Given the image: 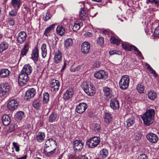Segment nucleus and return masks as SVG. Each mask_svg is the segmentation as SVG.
Listing matches in <instances>:
<instances>
[{
	"label": "nucleus",
	"mask_w": 159,
	"mask_h": 159,
	"mask_svg": "<svg viewBox=\"0 0 159 159\" xmlns=\"http://www.w3.org/2000/svg\"><path fill=\"white\" fill-rule=\"evenodd\" d=\"M32 71V67L29 64L25 65L20 72L18 78V83L20 86L25 85L29 79V75Z\"/></svg>",
	"instance_id": "obj_1"
},
{
	"label": "nucleus",
	"mask_w": 159,
	"mask_h": 159,
	"mask_svg": "<svg viewBox=\"0 0 159 159\" xmlns=\"http://www.w3.org/2000/svg\"><path fill=\"white\" fill-rule=\"evenodd\" d=\"M155 111L153 109L147 111L142 116L144 123L147 125L152 124L153 121Z\"/></svg>",
	"instance_id": "obj_2"
},
{
	"label": "nucleus",
	"mask_w": 159,
	"mask_h": 159,
	"mask_svg": "<svg viewBox=\"0 0 159 159\" xmlns=\"http://www.w3.org/2000/svg\"><path fill=\"white\" fill-rule=\"evenodd\" d=\"M129 77L127 75L122 76L119 82V85L120 88L122 89H126L128 87L129 82Z\"/></svg>",
	"instance_id": "obj_3"
},
{
	"label": "nucleus",
	"mask_w": 159,
	"mask_h": 159,
	"mask_svg": "<svg viewBox=\"0 0 159 159\" xmlns=\"http://www.w3.org/2000/svg\"><path fill=\"white\" fill-rule=\"evenodd\" d=\"M74 94V89L72 88L67 89L64 93L63 98L65 101L69 100L71 98Z\"/></svg>",
	"instance_id": "obj_4"
},
{
	"label": "nucleus",
	"mask_w": 159,
	"mask_h": 159,
	"mask_svg": "<svg viewBox=\"0 0 159 159\" xmlns=\"http://www.w3.org/2000/svg\"><path fill=\"white\" fill-rule=\"evenodd\" d=\"M94 76L99 79H106L108 77L105 71L102 70L96 71L94 74Z\"/></svg>",
	"instance_id": "obj_5"
},
{
	"label": "nucleus",
	"mask_w": 159,
	"mask_h": 159,
	"mask_svg": "<svg viewBox=\"0 0 159 159\" xmlns=\"http://www.w3.org/2000/svg\"><path fill=\"white\" fill-rule=\"evenodd\" d=\"M9 91V87L7 84H0V98L3 97Z\"/></svg>",
	"instance_id": "obj_6"
},
{
	"label": "nucleus",
	"mask_w": 159,
	"mask_h": 159,
	"mask_svg": "<svg viewBox=\"0 0 159 159\" xmlns=\"http://www.w3.org/2000/svg\"><path fill=\"white\" fill-rule=\"evenodd\" d=\"M146 137L148 141L152 143H156L158 140V137L157 135L150 133L146 135Z\"/></svg>",
	"instance_id": "obj_7"
},
{
	"label": "nucleus",
	"mask_w": 159,
	"mask_h": 159,
	"mask_svg": "<svg viewBox=\"0 0 159 159\" xmlns=\"http://www.w3.org/2000/svg\"><path fill=\"white\" fill-rule=\"evenodd\" d=\"M87 107V106L86 103H80L76 106L75 110L77 113L81 114L85 111Z\"/></svg>",
	"instance_id": "obj_8"
},
{
	"label": "nucleus",
	"mask_w": 159,
	"mask_h": 159,
	"mask_svg": "<svg viewBox=\"0 0 159 159\" xmlns=\"http://www.w3.org/2000/svg\"><path fill=\"white\" fill-rule=\"evenodd\" d=\"M27 35L24 31H21L19 33L17 38L18 43L20 44L22 43L25 41Z\"/></svg>",
	"instance_id": "obj_9"
},
{
	"label": "nucleus",
	"mask_w": 159,
	"mask_h": 159,
	"mask_svg": "<svg viewBox=\"0 0 159 159\" xmlns=\"http://www.w3.org/2000/svg\"><path fill=\"white\" fill-rule=\"evenodd\" d=\"M111 108L114 110H118L119 108V103L116 98L111 99L110 102Z\"/></svg>",
	"instance_id": "obj_10"
},
{
	"label": "nucleus",
	"mask_w": 159,
	"mask_h": 159,
	"mask_svg": "<svg viewBox=\"0 0 159 159\" xmlns=\"http://www.w3.org/2000/svg\"><path fill=\"white\" fill-rule=\"evenodd\" d=\"M74 148L76 150L80 151L83 147L84 144L82 141L80 140H76L73 143Z\"/></svg>",
	"instance_id": "obj_11"
},
{
	"label": "nucleus",
	"mask_w": 159,
	"mask_h": 159,
	"mask_svg": "<svg viewBox=\"0 0 159 159\" xmlns=\"http://www.w3.org/2000/svg\"><path fill=\"white\" fill-rule=\"evenodd\" d=\"M81 51L84 54L89 52V43L88 42L85 41L82 43Z\"/></svg>",
	"instance_id": "obj_12"
},
{
	"label": "nucleus",
	"mask_w": 159,
	"mask_h": 159,
	"mask_svg": "<svg viewBox=\"0 0 159 159\" xmlns=\"http://www.w3.org/2000/svg\"><path fill=\"white\" fill-rule=\"evenodd\" d=\"M18 103L14 100H11L8 103L7 108L11 111H13L17 107Z\"/></svg>",
	"instance_id": "obj_13"
},
{
	"label": "nucleus",
	"mask_w": 159,
	"mask_h": 159,
	"mask_svg": "<svg viewBox=\"0 0 159 159\" xmlns=\"http://www.w3.org/2000/svg\"><path fill=\"white\" fill-rule=\"evenodd\" d=\"M100 142L99 138L98 137H93L90 138V148H94L97 146Z\"/></svg>",
	"instance_id": "obj_14"
},
{
	"label": "nucleus",
	"mask_w": 159,
	"mask_h": 159,
	"mask_svg": "<svg viewBox=\"0 0 159 159\" xmlns=\"http://www.w3.org/2000/svg\"><path fill=\"white\" fill-rule=\"evenodd\" d=\"M59 86L60 83L58 80H53L50 82V86L55 91L58 90Z\"/></svg>",
	"instance_id": "obj_15"
},
{
	"label": "nucleus",
	"mask_w": 159,
	"mask_h": 159,
	"mask_svg": "<svg viewBox=\"0 0 159 159\" xmlns=\"http://www.w3.org/2000/svg\"><path fill=\"white\" fill-rule=\"evenodd\" d=\"M35 90L34 88L29 89L26 92L25 96L27 99H29L33 98L36 94Z\"/></svg>",
	"instance_id": "obj_16"
},
{
	"label": "nucleus",
	"mask_w": 159,
	"mask_h": 159,
	"mask_svg": "<svg viewBox=\"0 0 159 159\" xmlns=\"http://www.w3.org/2000/svg\"><path fill=\"white\" fill-rule=\"evenodd\" d=\"M62 57V54L61 52L59 50L57 51L54 58V62L57 63L59 62L61 60Z\"/></svg>",
	"instance_id": "obj_17"
},
{
	"label": "nucleus",
	"mask_w": 159,
	"mask_h": 159,
	"mask_svg": "<svg viewBox=\"0 0 159 159\" xmlns=\"http://www.w3.org/2000/svg\"><path fill=\"white\" fill-rule=\"evenodd\" d=\"M147 95L148 98L152 100L156 99L157 96V93L153 90H150L148 91Z\"/></svg>",
	"instance_id": "obj_18"
},
{
	"label": "nucleus",
	"mask_w": 159,
	"mask_h": 159,
	"mask_svg": "<svg viewBox=\"0 0 159 159\" xmlns=\"http://www.w3.org/2000/svg\"><path fill=\"white\" fill-rule=\"evenodd\" d=\"M56 145V143L55 140L52 139H49L45 142V147L52 148L53 146Z\"/></svg>",
	"instance_id": "obj_19"
},
{
	"label": "nucleus",
	"mask_w": 159,
	"mask_h": 159,
	"mask_svg": "<svg viewBox=\"0 0 159 159\" xmlns=\"http://www.w3.org/2000/svg\"><path fill=\"white\" fill-rule=\"evenodd\" d=\"M2 121L3 125L5 126L8 125L11 122L10 116L7 115H4L2 117Z\"/></svg>",
	"instance_id": "obj_20"
},
{
	"label": "nucleus",
	"mask_w": 159,
	"mask_h": 159,
	"mask_svg": "<svg viewBox=\"0 0 159 159\" xmlns=\"http://www.w3.org/2000/svg\"><path fill=\"white\" fill-rule=\"evenodd\" d=\"M103 91L104 95L108 98H110L112 96V90L107 87L103 88Z\"/></svg>",
	"instance_id": "obj_21"
},
{
	"label": "nucleus",
	"mask_w": 159,
	"mask_h": 159,
	"mask_svg": "<svg viewBox=\"0 0 159 159\" xmlns=\"http://www.w3.org/2000/svg\"><path fill=\"white\" fill-rule=\"evenodd\" d=\"M39 56V52L37 47H35L32 51L31 58L34 61L38 60Z\"/></svg>",
	"instance_id": "obj_22"
},
{
	"label": "nucleus",
	"mask_w": 159,
	"mask_h": 159,
	"mask_svg": "<svg viewBox=\"0 0 159 159\" xmlns=\"http://www.w3.org/2000/svg\"><path fill=\"white\" fill-rule=\"evenodd\" d=\"M11 4L15 9H18L20 7L21 1V0H11Z\"/></svg>",
	"instance_id": "obj_23"
},
{
	"label": "nucleus",
	"mask_w": 159,
	"mask_h": 159,
	"mask_svg": "<svg viewBox=\"0 0 159 159\" xmlns=\"http://www.w3.org/2000/svg\"><path fill=\"white\" fill-rule=\"evenodd\" d=\"M10 73V71L6 69H4L0 70V76L2 78L8 77Z\"/></svg>",
	"instance_id": "obj_24"
},
{
	"label": "nucleus",
	"mask_w": 159,
	"mask_h": 159,
	"mask_svg": "<svg viewBox=\"0 0 159 159\" xmlns=\"http://www.w3.org/2000/svg\"><path fill=\"white\" fill-rule=\"evenodd\" d=\"M87 16V11L85 8H81L79 16L82 20H84Z\"/></svg>",
	"instance_id": "obj_25"
},
{
	"label": "nucleus",
	"mask_w": 159,
	"mask_h": 159,
	"mask_svg": "<svg viewBox=\"0 0 159 159\" xmlns=\"http://www.w3.org/2000/svg\"><path fill=\"white\" fill-rule=\"evenodd\" d=\"M73 41L72 39L69 38L66 39L64 42V46L65 48L68 49L73 45Z\"/></svg>",
	"instance_id": "obj_26"
},
{
	"label": "nucleus",
	"mask_w": 159,
	"mask_h": 159,
	"mask_svg": "<svg viewBox=\"0 0 159 159\" xmlns=\"http://www.w3.org/2000/svg\"><path fill=\"white\" fill-rule=\"evenodd\" d=\"M82 25V23H79L78 22H76L74 23V25H71V27L74 31L76 32L80 28L81 26Z\"/></svg>",
	"instance_id": "obj_27"
},
{
	"label": "nucleus",
	"mask_w": 159,
	"mask_h": 159,
	"mask_svg": "<svg viewBox=\"0 0 159 159\" xmlns=\"http://www.w3.org/2000/svg\"><path fill=\"white\" fill-rule=\"evenodd\" d=\"M45 137L44 133L39 132L36 135V140L39 142H41L43 141Z\"/></svg>",
	"instance_id": "obj_28"
},
{
	"label": "nucleus",
	"mask_w": 159,
	"mask_h": 159,
	"mask_svg": "<svg viewBox=\"0 0 159 159\" xmlns=\"http://www.w3.org/2000/svg\"><path fill=\"white\" fill-rule=\"evenodd\" d=\"M122 45L123 48L125 50L128 51H130L132 50L133 47L134 46L129 45L128 43L124 42L122 43Z\"/></svg>",
	"instance_id": "obj_29"
},
{
	"label": "nucleus",
	"mask_w": 159,
	"mask_h": 159,
	"mask_svg": "<svg viewBox=\"0 0 159 159\" xmlns=\"http://www.w3.org/2000/svg\"><path fill=\"white\" fill-rule=\"evenodd\" d=\"M56 31L57 33L59 34L60 35L62 36L65 32V28L62 26L59 25L57 27Z\"/></svg>",
	"instance_id": "obj_30"
},
{
	"label": "nucleus",
	"mask_w": 159,
	"mask_h": 159,
	"mask_svg": "<svg viewBox=\"0 0 159 159\" xmlns=\"http://www.w3.org/2000/svg\"><path fill=\"white\" fill-rule=\"evenodd\" d=\"M104 121L107 123L110 122L112 120L111 115L108 112H106L104 115Z\"/></svg>",
	"instance_id": "obj_31"
},
{
	"label": "nucleus",
	"mask_w": 159,
	"mask_h": 159,
	"mask_svg": "<svg viewBox=\"0 0 159 159\" xmlns=\"http://www.w3.org/2000/svg\"><path fill=\"white\" fill-rule=\"evenodd\" d=\"M55 25L53 24L47 28L45 30L44 34L46 36H48L49 35V33L54 30Z\"/></svg>",
	"instance_id": "obj_32"
},
{
	"label": "nucleus",
	"mask_w": 159,
	"mask_h": 159,
	"mask_svg": "<svg viewBox=\"0 0 159 159\" xmlns=\"http://www.w3.org/2000/svg\"><path fill=\"white\" fill-rule=\"evenodd\" d=\"M56 149V148H52V147H45L44 148V151L48 155H52L54 152V151Z\"/></svg>",
	"instance_id": "obj_33"
},
{
	"label": "nucleus",
	"mask_w": 159,
	"mask_h": 159,
	"mask_svg": "<svg viewBox=\"0 0 159 159\" xmlns=\"http://www.w3.org/2000/svg\"><path fill=\"white\" fill-rule=\"evenodd\" d=\"M82 88L85 93L88 95H89L88 83L87 82H84L82 84Z\"/></svg>",
	"instance_id": "obj_34"
},
{
	"label": "nucleus",
	"mask_w": 159,
	"mask_h": 159,
	"mask_svg": "<svg viewBox=\"0 0 159 159\" xmlns=\"http://www.w3.org/2000/svg\"><path fill=\"white\" fill-rule=\"evenodd\" d=\"M108 152L106 148H103L100 151V156L102 158H105L108 156Z\"/></svg>",
	"instance_id": "obj_35"
},
{
	"label": "nucleus",
	"mask_w": 159,
	"mask_h": 159,
	"mask_svg": "<svg viewBox=\"0 0 159 159\" xmlns=\"http://www.w3.org/2000/svg\"><path fill=\"white\" fill-rule=\"evenodd\" d=\"M145 66L147 67V69L149 70V72L152 74L153 75V76L156 78L157 77V75L156 72L155 70H153L152 68L150 66L148 63L145 64Z\"/></svg>",
	"instance_id": "obj_36"
},
{
	"label": "nucleus",
	"mask_w": 159,
	"mask_h": 159,
	"mask_svg": "<svg viewBox=\"0 0 159 159\" xmlns=\"http://www.w3.org/2000/svg\"><path fill=\"white\" fill-rule=\"evenodd\" d=\"M110 40L111 43L116 45H119L121 41V40L119 39L116 38L113 36L111 37Z\"/></svg>",
	"instance_id": "obj_37"
},
{
	"label": "nucleus",
	"mask_w": 159,
	"mask_h": 159,
	"mask_svg": "<svg viewBox=\"0 0 159 159\" xmlns=\"http://www.w3.org/2000/svg\"><path fill=\"white\" fill-rule=\"evenodd\" d=\"M41 49L42 50V54L43 57L44 58L46 56L47 54V50L46 49V45L43 43L41 46Z\"/></svg>",
	"instance_id": "obj_38"
},
{
	"label": "nucleus",
	"mask_w": 159,
	"mask_h": 159,
	"mask_svg": "<svg viewBox=\"0 0 159 159\" xmlns=\"http://www.w3.org/2000/svg\"><path fill=\"white\" fill-rule=\"evenodd\" d=\"M136 89L138 92L140 93H144V85L142 83H140L137 85Z\"/></svg>",
	"instance_id": "obj_39"
},
{
	"label": "nucleus",
	"mask_w": 159,
	"mask_h": 159,
	"mask_svg": "<svg viewBox=\"0 0 159 159\" xmlns=\"http://www.w3.org/2000/svg\"><path fill=\"white\" fill-rule=\"evenodd\" d=\"M8 46V44L7 43L5 42H2L0 44V51L2 52L6 50Z\"/></svg>",
	"instance_id": "obj_40"
},
{
	"label": "nucleus",
	"mask_w": 159,
	"mask_h": 159,
	"mask_svg": "<svg viewBox=\"0 0 159 159\" xmlns=\"http://www.w3.org/2000/svg\"><path fill=\"white\" fill-rule=\"evenodd\" d=\"M57 118V114L54 112L52 113L49 117V121L52 122L55 121Z\"/></svg>",
	"instance_id": "obj_41"
},
{
	"label": "nucleus",
	"mask_w": 159,
	"mask_h": 159,
	"mask_svg": "<svg viewBox=\"0 0 159 159\" xmlns=\"http://www.w3.org/2000/svg\"><path fill=\"white\" fill-rule=\"evenodd\" d=\"M134 118L133 117L129 118L126 120V123L128 127H129L134 123Z\"/></svg>",
	"instance_id": "obj_42"
},
{
	"label": "nucleus",
	"mask_w": 159,
	"mask_h": 159,
	"mask_svg": "<svg viewBox=\"0 0 159 159\" xmlns=\"http://www.w3.org/2000/svg\"><path fill=\"white\" fill-rule=\"evenodd\" d=\"M25 117V114L24 112L20 111L18 112L16 114V117L17 119L21 120Z\"/></svg>",
	"instance_id": "obj_43"
},
{
	"label": "nucleus",
	"mask_w": 159,
	"mask_h": 159,
	"mask_svg": "<svg viewBox=\"0 0 159 159\" xmlns=\"http://www.w3.org/2000/svg\"><path fill=\"white\" fill-rule=\"evenodd\" d=\"M41 103L38 100H35L33 102V105L34 108L36 109H38L40 108Z\"/></svg>",
	"instance_id": "obj_44"
},
{
	"label": "nucleus",
	"mask_w": 159,
	"mask_h": 159,
	"mask_svg": "<svg viewBox=\"0 0 159 159\" xmlns=\"http://www.w3.org/2000/svg\"><path fill=\"white\" fill-rule=\"evenodd\" d=\"M43 95V102L44 103H47L49 99V94L48 93H44Z\"/></svg>",
	"instance_id": "obj_45"
},
{
	"label": "nucleus",
	"mask_w": 159,
	"mask_h": 159,
	"mask_svg": "<svg viewBox=\"0 0 159 159\" xmlns=\"http://www.w3.org/2000/svg\"><path fill=\"white\" fill-rule=\"evenodd\" d=\"M96 93V89L93 84H90V96H93Z\"/></svg>",
	"instance_id": "obj_46"
},
{
	"label": "nucleus",
	"mask_w": 159,
	"mask_h": 159,
	"mask_svg": "<svg viewBox=\"0 0 159 159\" xmlns=\"http://www.w3.org/2000/svg\"><path fill=\"white\" fill-rule=\"evenodd\" d=\"M133 48L132 50H133L135 51V53L137 55L139 56V57H141L143 59V57H142V56L141 55V52L139 51L138 49V48L134 46V47H133Z\"/></svg>",
	"instance_id": "obj_47"
},
{
	"label": "nucleus",
	"mask_w": 159,
	"mask_h": 159,
	"mask_svg": "<svg viewBox=\"0 0 159 159\" xmlns=\"http://www.w3.org/2000/svg\"><path fill=\"white\" fill-rule=\"evenodd\" d=\"M97 43L100 46H102L104 43L103 38L102 37H99L97 39Z\"/></svg>",
	"instance_id": "obj_48"
},
{
	"label": "nucleus",
	"mask_w": 159,
	"mask_h": 159,
	"mask_svg": "<svg viewBox=\"0 0 159 159\" xmlns=\"http://www.w3.org/2000/svg\"><path fill=\"white\" fill-rule=\"evenodd\" d=\"M52 16L50 14V12L48 11H47L46 13L45 16H44L43 19L45 21H47L50 19Z\"/></svg>",
	"instance_id": "obj_49"
},
{
	"label": "nucleus",
	"mask_w": 159,
	"mask_h": 159,
	"mask_svg": "<svg viewBox=\"0 0 159 159\" xmlns=\"http://www.w3.org/2000/svg\"><path fill=\"white\" fill-rule=\"evenodd\" d=\"M135 139L137 141L140 140L142 137V134L140 133H135L134 135Z\"/></svg>",
	"instance_id": "obj_50"
},
{
	"label": "nucleus",
	"mask_w": 159,
	"mask_h": 159,
	"mask_svg": "<svg viewBox=\"0 0 159 159\" xmlns=\"http://www.w3.org/2000/svg\"><path fill=\"white\" fill-rule=\"evenodd\" d=\"M148 3H151L152 4H156L157 5H159V2L157 0H146Z\"/></svg>",
	"instance_id": "obj_51"
},
{
	"label": "nucleus",
	"mask_w": 159,
	"mask_h": 159,
	"mask_svg": "<svg viewBox=\"0 0 159 159\" xmlns=\"http://www.w3.org/2000/svg\"><path fill=\"white\" fill-rule=\"evenodd\" d=\"M154 34L155 36H159V26H157L155 29Z\"/></svg>",
	"instance_id": "obj_52"
},
{
	"label": "nucleus",
	"mask_w": 159,
	"mask_h": 159,
	"mask_svg": "<svg viewBox=\"0 0 159 159\" xmlns=\"http://www.w3.org/2000/svg\"><path fill=\"white\" fill-rule=\"evenodd\" d=\"M12 144L15 148L16 151L19 152L20 150L19 146L18 145L17 143L14 142Z\"/></svg>",
	"instance_id": "obj_53"
},
{
	"label": "nucleus",
	"mask_w": 159,
	"mask_h": 159,
	"mask_svg": "<svg viewBox=\"0 0 159 159\" xmlns=\"http://www.w3.org/2000/svg\"><path fill=\"white\" fill-rule=\"evenodd\" d=\"M138 159H148V158L146 155L142 154L138 157Z\"/></svg>",
	"instance_id": "obj_54"
},
{
	"label": "nucleus",
	"mask_w": 159,
	"mask_h": 159,
	"mask_svg": "<svg viewBox=\"0 0 159 159\" xmlns=\"http://www.w3.org/2000/svg\"><path fill=\"white\" fill-rule=\"evenodd\" d=\"M8 22L9 24L10 25H13L15 24V21L14 20L11 18H10L8 19Z\"/></svg>",
	"instance_id": "obj_55"
},
{
	"label": "nucleus",
	"mask_w": 159,
	"mask_h": 159,
	"mask_svg": "<svg viewBox=\"0 0 159 159\" xmlns=\"http://www.w3.org/2000/svg\"><path fill=\"white\" fill-rule=\"evenodd\" d=\"M9 14L11 16H16L17 14V12L15 10H12L9 12Z\"/></svg>",
	"instance_id": "obj_56"
},
{
	"label": "nucleus",
	"mask_w": 159,
	"mask_h": 159,
	"mask_svg": "<svg viewBox=\"0 0 159 159\" xmlns=\"http://www.w3.org/2000/svg\"><path fill=\"white\" fill-rule=\"evenodd\" d=\"M101 129L100 125L98 124H96L94 126V129L95 130L99 131Z\"/></svg>",
	"instance_id": "obj_57"
},
{
	"label": "nucleus",
	"mask_w": 159,
	"mask_h": 159,
	"mask_svg": "<svg viewBox=\"0 0 159 159\" xmlns=\"http://www.w3.org/2000/svg\"><path fill=\"white\" fill-rule=\"evenodd\" d=\"M99 66V63L98 62H96L93 64V67L94 68H98Z\"/></svg>",
	"instance_id": "obj_58"
},
{
	"label": "nucleus",
	"mask_w": 159,
	"mask_h": 159,
	"mask_svg": "<svg viewBox=\"0 0 159 159\" xmlns=\"http://www.w3.org/2000/svg\"><path fill=\"white\" fill-rule=\"evenodd\" d=\"M118 52V51H117L116 50H112L110 51L109 52V53L110 55H113L114 54H118V53H117Z\"/></svg>",
	"instance_id": "obj_59"
},
{
	"label": "nucleus",
	"mask_w": 159,
	"mask_h": 159,
	"mask_svg": "<svg viewBox=\"0 0 159 159\" xmlns=\"http://www.w3.org/2000/svg\"><path fill=\"white\" fill-rule=\"evenodd\" d=\"M23 49L28 52L29 49V45L28 44H25Z\"/></svg>",
	"instance_id": "obj_60"
},
{
	"label": "nucleus",
	"mask_w": 159,
	"mask_h": 159,
	"mask_svg": "<svg viewBox=\"0 0 159 159\" xmlns=\"http://www.w3.org/2000/svg\"><path fill=\"white\" fill-rule=\"evenodd\" d=\"M27 52V51L24 50L23 49H22L21 51L20 56L21 55L22 56H23L26 55Z\"/></svg>",
	"instance_id": "obj_61"
},
{
	"label": "nucleus",
	"mask_w": 159,
	"mask_h": 159,
	"mask_svg": "<svg viewBox=\"0 0 159 159\" xmlns=\"http://www.w3.org/2000/svg\"><path fill=\"white\" fill-rule=\"evenodd\" d=\"M81 66L80 65L78 66H76V67H75L74 69V70L72 71L73 72L78 71L79 70L81 69Z\"/></svg>",
	"instance_id": "obj_62"
},
{
	"label": "nucleus",
	"mask_w": 159,
	"mask_h": 159,
	"mask_svg": "<svg viewBox=\"0 0 159 159\" xmlns=\"http://www.w3.org/2000/svg\"><path fill=\"white\" fill-rule=\"evenodd\" d=\"M79 157V156L77 155V154H75L71 157V159H77Z\"/></svg>",
	"instance_id": "obj_63"
},
{
	"label": "nucleus",
	"mask_w": 159,
	"mask_h": 159,
	"mask_svg": "<svg viewBox=\"0 0 159 159\" xmlns=\"http://www.w3.org/2000/svg\"><path fill=\"white\" fill-rule=\"evenodd\" d=\"M15 129V127L12 125H11L9 129V130L10 131V132H11V131H14Z\"/></svg>",
	"instance_id": "obj_64"
}]
</instances>
